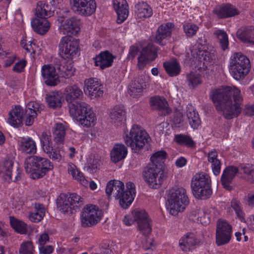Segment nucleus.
I'll list each match as a JSON object with an SVG mask.
<instances>
[{"mask_svg":"<svg viewBox=\"0 0 254 254\" xmlns=\"http://www.w3.org/2000/svg\"><path fill=\"white\" fill-rule=\"evenodd\" d=\"M113 7L117 14V22L122 23L128 17V7L126 0H113Z\"/></svg>","mask_w":254,"mask_h":254,"instance_id":"4be33fe9","label":"nucleus"},{"mask_svg":"<svg viewBox=\"0 0 254 254\" xmlns=\"http://www.w3.org/2000/svg\"><path fill=\"white\" fill-rule=\"evenodd\" d=\"M25 61H21L16 63L13 67V70L16 72H21L26 65Z\"/></svg>","mask_w":254,"mask_h":254,"instance_id":"69168bd1","label":"nucleus"},{"mask_svg":"<svg viewBox=\"0 0 254 254\" xmlns=\"http://www.w3.org/2000/svg\"><path fill=\"white\" fill-rule=\"evenodd\" d=\"M54 136L55 141L58 143L63 142L65 134V127L62 123H57L55 125L54 131Z\"/></svg>","mask_w":254,"mask_h":254,"instance_id":"8fccbe9b","label":"nucleus"},{"mask_svg":"<svg viewBox=\"0 0 254 254\" xmlns=\"http://www.w3.org/2000/svg\"><path fill=\"white\" fill-rule=\"evenodd\" d=\"M66 101L68 103L69 111L70 105L81 104L83 102H75L76 100L80 99L83 96L82 90L77 86H68L65 89Z\"/></svg>","mask_w":254,"mask_h":254,"instance_id":"412c9836","label":"nucleus"},{"mask_svg":"<svg viewBox=\"0 0 254 254\" xmlns=\"http://www.w3.org/2000/svg\"><path fill=\"white\" fill-rule=\"evenodd\" d=\"M150 105L154 109L164 110L167 113L170 112L168 104L164 97L155 96L150 99Z\"/></svg>","mask_w":254,"mask_h":254,"instance_id":"a19ab883","label":"nucleus"},{"mask_svg":"<svg viewBox=\"0 0 254 254\" xmlns=\"http://www.w3.org/2000/svg\"><path fill=\"white\" fill-rule=\"evenodd\" d=\"M55 10L54 7H52L46 2L40 1L37 3L35 15L38 18H47L48 17H50L53 14Z\"/></svg>","mask_w":254,"mask_h":254,"instance_id":"bb28decb","label":"nucleus"},{"mask_svg":"<svg viewBox=\"0 0 254 254\" xmlns=\"http://www.w3.org/2000/svg\"><path fill=\"white\" fill-rule=\"evenodd\" d=\"M199 243L195 234L188 233L182 237L179 241V246L181 250L188 252L193 248Z\"/></svg>","mask_w":254,"mask_h":254,"instance_id":"b1692460","label":"nucleus"},{"mask_svg":"<svg viewBox=\"0 0 254 254\" xmlns=\"http://www.w3.org/2000/svg\"><path fill=\"white\" fill-rule=\"evenodd\" d=\"M214 34L217 37L219 40V42L221 48L223 50L228 49L229 45L228 38L227 34L225 32L221 30H216Z\"/></svg>","mask_w":254,"mask_h":254,"instance_id":"864d4df0","label":"nucleus"},{"mask_svg":"<svg viewBox=\"0 0 254 254\" xmlns=\"http://www.w3.org/2000/svg\"><path fill=\"white\" fill-rule=\"evenodd\" d=\"M167 156V153L164 150L157 151L151 156V162L147 166L144 175L150 188H160L167 178L168 171L164 165Z\"/></svg>","mask_w":254,"mask_h":254,"instance_id":"f03ea898","label":"nucleus"},{"mask_svg":"<svg viewBox=\"0 0 254 254\" xmlns=\"http://www.w3.org/2000/svg\"><path fill=\"white\" fill-rule=\"evenodd\" d=\"M210 97L216 110L222 113L225 119H232L240 113L242 98L237 88L226 86L215 89L211 91Z\"/></svg>","mask_w":254,"mask_h":254,"instance_id":"f257e3e1","label":"nucleus"},{"mask_svg":"<svg viewBox=\"0 0 254 254\" xmlns=\"http://www.w3.org/2000/svg\"><path fill=\"white\" fill-rule=\"evenodd\" d=\"M68 173L72 177L79 182L83 186L87 187L88 185V181L83 176L82 174L79 172L73 164H69L67 166Z\"/></svg>","mask_w":254,"mask_h":254,"instance_id":"de8ad7c7","label":"nucleus"},{"mask_svg":"<svg viewBox=\"0 0 254 254\" xmlns=\"http://www.w3.org/2000/svg\"><path fill=\"white\" fill-rule=\"evenodd\" d=\"M187 80L190 87L194 88L202 82L200 75L196 72H191L187 75Z\"/></svg>","mask_w":254,"mask_h":254,"instance_id":"5fc2aeb1","label":"nucleus"},{"mask_svg":"<svg viewBox=\"0 0 254 254\" xmlns=\"http://www.w3.org/2000/svg\"><path fill=\"white\" fill-rule=\"evenodd\" d=\"M167 208L172 215H176L184 211L189 203L186 190L183 187L178 188L171 193L168 200Z\"/></svg>","mask_w":254,"mask_h":254,"instance_id":"423d86ee","label":"nucleus"},{"mask_svg":"<svg viewBox=\"0 0 254 254\" xmlns=\"http://www.w3.org/2000/svg\"><path fill=\"white\" fill-rule=\"evenodd\" d=\"M24 116L26 118L25 125L26 126H29L33 124L34 119L37 116V113L34 112H32V113L24 112Z\"/></svg>","mask_w":254,"mask_h":254,"instance_id":"e2e57ef3","label":"nucleus"},{"mask_svg":"<svg viewBox=\"0 0 254 254\" xmlns=\"http://www.w3.org/2000/svg\"><path fill=\"white\" fill-rule=\"evenodd\" d=\"M163 66L166 72L170 76H176L179 74L181 72V66L176 60L164 62Z\"/></svg>","mask_w":254,"mask_h":254,"instance_id":"58836bf2","label":"nucleus"},{"mask_svg":"<svg viewBox=\"0 0 254 254\" xmlns=\"http://www.w3.org/2000/svg\"><path fill=\"white\" fill-rule=\"evenodd\" d=\"M198 27L193 24L187 23L184 25V30L188 36H192L198 30Z\"/></svg>","mask_w":254,"mask_h":254,"instance_id":"052dcab7","label":"nucleus"},{"mask_svg":"<svg viewBox=\"0 0 254 254\" xmlns=\"http://www.w3.org/2000/svg\"><path fill=\"white\" fill-rule=\"evenodd\" d=\"M41 141L43 150L48 157L53 161L60 162L62 158L61 150L58 148H54L51 136L44 132L42 133Z\"/></svg>","mask_w":254,"mask_h":254,"instance_id":"4468645a","label":"nucleus"},{"mask_svg":"<svg viewBox=\"0 0 254 254\" xmlns=\"http://www.w3.org/2000/svg\"><path fill=\"white\" fill-rule=\"evenodd\" d=\"M100 164V160L98 156L90 157L87 162V167L92 170H96Z\"/></svg>","mask_w":254,"mask_h":254,"instance_id":"680f3d73","label":"nucleus"},{"mask_svg":"<svg viewBox=\"0 0 254 254\" xmlns=\"http://www.w3.org/2000/svg\"><path fill=\"white\" fill-rule=\"evenodd\" d=\"M174 27L173 23L167 22L161 25L157 29L155 36L156 42L160 44L162 41L167 37L171 36L172 28Z\"/></svg>","mask_w":254,"mask_h":254,"instance_id":"c756f323","label":"nucleus"},{"mask_svg":"<svg viewBox=\"0 0 254 254\" xmlns=\"http://www.w3.org/2000/svg\"><path fill=\"white\" fill-rule=\"evenodd\" d=\"M31 25L34 31L41 35L45 34L49 30L51 26L47 18L37 17L32 20Z\"/></svg>","mask_w":254,"mask_h":254,"instance_id":"c85d7f7f","label":"nucleus"},{"mask_svg":"<svg viewBox=\"0 0 254 254\" xmlns=\"http://www.w3.org/2000/svg\"><path fill=\"white\" fill-rule=\"evenodd\" d=\"M70 114L85 127H90L95 124V115L85 103L70 105Z\"/></svg>","mask_w":254,"mask_h":254,"instance_id":"39448f33","label":"nucleus"},{"mask_svg":"<svg viewBox=\"0 0 254 254\" xmlns=\"http://www.w3.org/2000/svg\"><path fill=\"white\" fill-rule=\"evenodd\" d=\"M125 187L124 184L119 180H112L108 182L106 189L108 195L113 194L116 197Z\"/></svg>","mask_w":254,"mask_h":254,"instance_id":"c9c22d12","label":"nucleus"},{"mask_svg":"<svg viewBox=\"0 0 254 254\" xmlns=\"http://www.w3.org/2000/svg\"><path fill=\"white\" fill-rule=\"evenodd\" d=\"M46 161H44L43 163H39L38 168V172L34 174L33 176L35 177V179H38L44 176L46 173L52 170L54 168L53 164L47 158H44Z\"/></svg>","mask_w":254,"mask_h":254,"instance_id":"79ce46f5","label":"nucleus"},{"mask_svg":"<svg viewBox=\"0 0 254 254\" xmlns=\"http://www.w3.org/2000/svg\"><path fill=\"white\" fill-rule=\"evenodd\" d=\"M10 223L15 231L21 234H25L27 231V225L24 222L13 216L9 217Z\"/></svg>","mask_w":254,"mask_h":254,"instance_id":"603ef678","label":"nucleus"},{"mask_svg":"<svg viewBox=\"0 0 254 254\" xmlns=\"http://www.w3.org/2000/svg\"><path fill=\"white\" fill-rule=\"evenodd\" d=\"M24 110L19 106H15L8 113V123L14 127H17L22 123Z\"/></svg>","mask_w":254,"mask_h":254,"instance_id":"5701e85b","label":"nucleus"},{"mask_svg":"<svg viewBox=\"0 0 254 254\" xmlns=\"http://www.w3.org/2000/svg\"><path fill=\"white\" fill-rule=\"evenodd\" d=\"M207 160L211 164L212 172L215 176L218 175L221 171V163L218 158V153L215 150L208 153Z\"/></svg>","mask_w":254,"mask_h":254,"instance_id":"473e14b6","label":"nucleus"},{"mask_svg":"<svg viewBox=\"0 0 254 254\" xmlns=\"http://www.w3.org/2000/svg\"><path fill=\"white\" fill-rule=\"evenodd\" d=\"M60 75L65 78H68L73 75L75 69L71 62L63 61L57 67Z\"/></svg>","mask_w":254,"mask_h":254,"instance_id":"f704fd0d","label":"nucleus"},{"mask_svg":"<svg viewBox=\"0 0 254 254\" xmlns=\"http://www.w3.org/2000/svg\"><path fill=\"white\" fill-rule=\"evenodd\" d=\"M126 112L123 105H117L113 108L110 113V117L112 121L117 125L126 120Z\"/></svg>","mask_w":254,"mask_h":254,"instance_id":"7c9ffc66","label":"nucleus"},{"mask_svg":"<svg viewBox=\"0 0 254 254\" xmlns=\"http://www.w3.org/2000/svg\"><path fill=\"white\" fill-rule=\"evenodd\" d=\"M44 161H46V160L43 157L36 155L30 156L26 158L24 164V169L26 173L30 174L31 178L35 179L33 175L37 173L38 169H39L38 168V163L42 164Z\"/></svg>","mask_w":254,"mask_h":254,"instance_id":"6ab92c4d","label":"nucleus"},{"mask_svg":"<svg viewBox=\"0 0 254 254\" xmlns=\"http://www.w3.org/2000/svg\"><path fill=\"white\" fill-rule=\"evenodd\" d=\"M213 12L219 18H226L239 14L238 10L235 6L229 3L216 6Z\"/></svg>","mask_w":254,"mask_h":254,"instance_id":"aec40b11","label":"nucleus"},{"mask_svg":"<svg viewBox=\"0 0 254 254\" xmlns=\"http://www.w3.org/2000/svg\"><path fill=\"white\" fill-rule=\"evenodd\" d=\"M115 57L109 51L101 52L95 58V65L104 69L112 65Z\"/></svg>","mask_w":254,"mask_h":254,"instance_id":"cd10ccee","label":"nucleus"},{"mask_svg":"<svg viewBox=\"0 0 254 254\" xmlns=\"http://www.w3.org/2000/svg\"><path fill=\"white\" fill-rule=\"evenodd\" d=\"M41 110L42 107L38 103L34 102H30L26 105L24 112L32 113V112H34L38 114L41 112Z\"/></svg>","mask_w":254,"mask_h":254,"instance_id":"bf43d9fd","label":"nucleus"},{"mask_svg":"<svg viewBox=\"0 0 254 254\" xmlns=\"http://www.w3.org/2000/svg\"><path fill=\"white\" fill-rule=\"evenodd\" d=\"M62 97L61 94L58 92H53L47 95L46 101L50 108L56 109L62 106Z\"/></svg>","mask_w":254,"mask_h":254,"instance_id":"a18cd8bd","label":"nucleus"},{"mask_svg":"<svg viewBox=\"0 0 254 254\" xmlns=\"http://www.w3.org/2000/svg\"><path fill=\"white\" fill-rule=\"evenodd\" d=\"M232 233V226L227 221L219 219L217 223L216 230V243L220 246L228 243Z\"/></svg>","mask_w":254,"mask_h":254,"instance_id":"f8f14e48","label":"nucleus"},{"mask_svg":"<svg viewBox=\"0 0 254 254\" xmlns=\"http://www.w3.org/2000/svg\"><path fill=\"white\" fill-rule=\"evenodd\" d=\"M143 79L138 78L132 81L128 88V94L133 97H138L141 96L142 91Z\"/></svg>","mask_w":254,"mask_h":254,"instance_id":"ea45409f","label":"nucleus"},{"mask_svg":"<svg viewBox=\"0 0 254 254\" xmlns=\"http://www.w3.org/2000/svg\"><path fill=\"white\" fill-rule=\"evenodd\" d=\"M83 201V199L76 193H62L57 199V207L63 213L72 214L79 209Z\"/></svg>","mask_w":254,"mask_h":254,"instance_id":"0eeeda50","label":"nucleus"},{"mask_svg":"<svg viewBox=\"0 0 254 254\" xmlns=\"http://www.w3.org/2000/svg\"><path fill=\"white\" fill-rule=\"evenodd\" d=\"M127 154V149L124 144H116L111 151V160L112 162L117 163L124 160Z\"/></svg>","mask_w":254,"mask_h":254,"instance_id":"a878e982","label":"nucleus"},{"mask_svg":"<svg viewBox=\"0 0 254 254\" xmlns=\"http://www.w3.org/2000/svg\"><path fill=\"white\" fill-rule=\"evenodd\" d=\"M244 112L247 116L254 115V104L246 105L244 109Z\"/></svg>","mask_w":254,"mask_h":254,"instance_id":"338daca9","label":"nucleus"},{"mask_svg":"<svg viewBox=\"0 0 254 254\" xmlns=\"http://www.w3.org/2000/svg\"><path fill=\"white\" fill-rule=\"evenodd\" d=\"M79 43L72 36H64L60 40L58 45V52L64 59H72L78 52Z\"/></svg>","mask_w":254,"mask_h":254,"instance_id":"1a4fd4ad","label":"nucleus"},{"mask_svg":"<svg viewBox=\"0 0 254 254\" xmlns=\"http://www.w3.org/2000/svg\"><path fill=\"white\" fill-rule=\"evenodd\" d=\"M84 92L91 98H96L103 95L102 86L97 79H86L84 81Z\"/></svg>","mask_w":254,"mask_h":254,"instance_id":"f3484780","label":"nucleus"},{"mask_svg":"<svg viewBox=\"0 0 254 254\" xmlns=\"http://www.w3.org/2000/svg\"><path fill=\"white\" fill-rule=\"evenodd\" d=\"M251 64L249 59L243 54L234 53L229 60V69L231 75L237 80L243 79L249 73Z\"/></svg>","mask_w":254,"mask_h":254,"instance_id":"20e7f679","label":"nucleus"},{"mask_svg":"<svg viewBox=\"0 0 254 254\" xmlns=\"http://www.w3.org/2000/svg\"><path fill=\"white\" fill-rule=\"evenodd\" d=\"M139 53V56L137 58V67L139 69H141L143 67V53L142 51H140L138 48L136 46H133L130 48L129 54L132 58H134Z\"/></svg>","mask_w":254,"mask_h":254,"instance_id":"13d9d810","label":"nucleus"},{"mask_svg":"<svg viewBox=\"0 0 254 254\" xmlns=\"http://www.w3.org/2000/svg\"><path fill=\"white\" fill-rule=\"evenodd\" d=\"M34 208V211L30 213L29 219L32 222H38L45 216V209L43 205L39 203H35Z\"/></svg>","mask_w":254,"mask_h":254,"instance_id":"37998d69","label":"nucleus"},{"mask_svg":"<svg viewBox=\"0 0 254 254\" xmlns=\"http://www.w3.org/2000/svg\"><path fill=\"white\" fill-rule=\"evenodd\" d=\"M239 173L248 182L254 183V166L251 164H242L239 167Z\"/></svg>","mask_w":254,"mask_h":254,"instance_id":"e433bc0d","label":"nucleus"},{"mask_svg":"<svg viewBox=\"0 0 254 254\" xmlns=\"http://www.w3.org/2000/svg\"><path fill=\"white\" fill-rule=\"evenodd\" d=\"M125 143L135 153H138L143 147V130L141 127L134 125L129 132L124 137Z\"/></svg>","mask_w":254,"mask_h":254,"instance_id":"9d476101","label":"nucleus"},{"mask_svg":"<svg viewBox=\"0 0 254 254\" xmlns=\"http://www.w3.org/2000/svg\"><path fill=\"white\" fill-rule=\"evenodd\" d=\"M42 75L45 83L48 86H55L60 82L59 75L54 66L44 65L42 68Z\"/></svg>","mask_w":254,"mask_h":254,"instance_id":"a211bd4d","label":"nucleus"},{"mask_svg":"<svg viewBox=\"0 0 254 254\" xmlns=\"http://www.w3.org/2000/svg\"><path fill=\"white\" fill-rule=\"evenodd\" d=\"M102 216V211L97 206L87 205L83 209L81 215V225L83 227L95 225L100 221Z\"/></svg>","mask_w":254,"mask_h":254,"instance_id":"9b49d317","label":"nucleus"},{"mask_svg":"<svg viewBox=\"0 0 254 254\" xmlns=\"http://www.w3.org/2000/svg\"><path fill=\"white\" fill-rule=\"evenodd\" d=\"M19 149L25 154H34L37 151L36 143L31 138L22 141L20 144Z\"/></svg>","mask_w":254,"mask_h":254,"instance_id":"49530a36","label":"nucleus"},{"mask_svg":"<svg viewBox=\"0 0 254 254\" xmlns=\"http://www.w3.org/2000/svg\"><path fill=\"white\" fill-rule=\"evenodd\" d=\"M54 250V248L51 246H41L39 248V252L40 254H50Z\"/></svg>","mask_w":254,"mask_h":254,"instance_id":"774afa93","label":"nucleus"},{"mask_svg":"<svg viewBox=\"0 0 254 254\" xmlns=\"http://www.w3.org/2000/svg\"><path fill=\"white\" fill-rule=\"evenodd\" d=\"M157 50L152 44H149L144 48V64L148 63L157 57Z\"/></svg>","mask_w":254,"mask_h":254,"instance_id":"3c124183","label":"nucleus"},{"mask_svg":"<svg viewBox=\"0 0 254 254\" xmlns=\"http://www.w3.org/2000/svg\"><path fill=\"white\" fill-rule=\"evenodd\" d=\"M186 115L189 124L193 129H196L201 124V121L197 112L191 105L187 107Z\"/></svg>","mask_w":254,"mask_h":254,"instance_id":"72a5a7b5","label":"nucleus"},{"mask_svg":"<svg viewBox=\"0 0 254 254\" xmlns=\"http://www.w3.org/2000/svg\"><path fill=\"white\" fill-rule=\"evenodd\" d=\"M153 222L147 213L144 211V249L153 250L155 247L153 235L151 234Z\"/></svg>","mask_w":254,"mask_h":254,"instance_id":"dca6fc26","label":"nucleus"},{"mask_svg":"<svg viewBox=\"0 0 254 254\" xmlns=\"http://www.w3.org/2000/svg\"><path fill=\"white\" fill-rule=\"evenodd\" d=\"M210 176L204 172L196 173L192 178L191 188L193 195L199 199L209 198L212 194Z\"/></svg>","mask_w":254,"mask_h":254,"instance_id":"7ed1b4c3","label":"nucleus"},{"mask_svg":"<svg viewBox=\"0 0 254 254\" xmlns=\"http://www.w3.org/2000/svg\"><path fill=\"white\" fill-rule=\"evenodd\" d=\"M57 13L59 14L57 20L60 32L65 36L76 35L80 30V20L75 17L67 18L66 13H61V11H57Z\"/></svg>","mask_w":254,"mask_h":254,"instance_id":"6e6552de","label":"nucleus"},{"mask_svg":"<svg viewBox=\"0 0 254 254\" xmlns=\"http://www.w3.org/2000/svg\"><path fill=\"white\" fill-rule=\"evenodd\" d=\"M35 249L31 241L22 243L19 249V254H34Z\"/></svg>","mask_w":254,"mask_h":254,"instance_id":"4d7b16f0","label":"nucleus"},{"mask_svg":"<svg viewBox=\"0 0 254 254\" xmlns=\"http://www.w3.org/2000/svg\"><path fill=\"white\" fill-rule=\"evenodd\" d=\"M0 173L7 181H17L21 178V172L17 166L13 168V162L11 160H5L0 165Z\"/></svg>","mask_w":254,"mask_h":254,"instance_id":"ddd939ff","label":"nucleus"},{"mask_svg":"<svg viewBox=\"0 0 254 254\" xmlns=\"http://www.w3.org/2000/svg\"><path fill=\"white\" fill-rule=\"evenodd\" d=\"M127 190L123 189L115 198L119 200V204L123 208H127L132 203L135 193V185L129 182L126 184Z\"/></svg>","mask_w":254,"mask_h":254,"instance_id":"2eb2a0df","label":"nucleus"},{"mask_svg":"<svg viewBox=\"0 0 254 254\" xmlns=\"http://www.w3.org/2000/svg\"><path fill=\"white\" fill-rule=\"evenodd\" d=\"M174 140L178 144L188 147L193 148L195 146V143L192 138L187 135L183 134H176L175 135Z\"/></svg>","mask_w":254,"mask_h":254,"instance_id":"09e8293b","label":"nucleus"},{"mask_svg":"<svg viewBox=\"0 0 254 254\" xmlns=\"http://www.w3.org/2000/svg\"><path fill=\"white\" fill-rule=\"evenodd\" d=\"M53 4L59 9H62L59 11L61 13H67L68 10L64 6L63 0H52Z\"/></svg>","mask_w":254,"mask_h":254,"instance_id":"0e129e2a","label":"nucleus"},{"mask_svg":"<svg viewBox=\"0 0 254 254\" xmlns=\"http://www.w3.org/2000/svg\"><path fill=\"white\" fill-rule=\"evenodd\" d=\"M96 9V4L94 0H88L80 6L79 9L74 12L80 15H91L95 12Z\"/></svg>","mask_w":254,"mask_h":254,"instance_id":"4c0bfd02","label":"nucleus"},{"mask_svg":"<svg viewBox=\"0 0 254 254\" xmlns=\"http://www.w3.org/2000/svg\"><path fill=\"white\" fill-rule=\"evenodd\" d=\"M239 173V168L230 166L227 167L223 171L221 176V184L224 188L228 190L231 189L230 184L237 173Z\"/></svg>","mask_w":254,"mask_h":254,"instance_id":"393cba45","label":"nucleus"},{"mask_svg":"<svg viewBox=\"0 0 254 254\" xmlns=\"http://www.w3.org/2000/svg\"><path fill=\"white\" fill-rule=\"evenodd\" d=\"M237 37L241 42L254 45V28H241L237 32Z\"/></svg>","mask_w":254,"mask_h":254,"instance_id":"2f4dec72","label":"nucleus"},{"mask_svg":"<svg viewBox=\"0 0 254 254\" xmlns=\"http://www.w3.org/2000/svg\"><path fill=\"white\" fill-rule=\"evenodd\" d=\"M192 55L199 61H203L204 64H207L211 62L212 58L210 54L205 50H200L198 48H193L191 50Z\"/></svg>","mask_w":254,"mask_h":254,"instance_id":"c03bdc74","label":"nucleus"},{"mask_svg":"<svg viewBox=\"0 0 254 254\" xmlns=\"http://www.w3.org/2000/svg\"><path fill=\"white\" fill-rule=\"evenodd\" d=\"M134 223L141 232L143 231V211L139 209H135L132 212Z\"/></svg>","mask_w":254,"mask_h":254,"instance_id":"6e6d98bb","label":"nucleus"}]
</instances>
